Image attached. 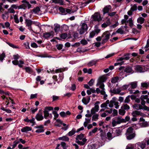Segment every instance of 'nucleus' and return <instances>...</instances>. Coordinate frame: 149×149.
Returning a JSON list of instances; mask_svg holds the SVG:
<instances>
[{
	"label": "nucleus",
	"instance_id": "obj_57",
	"mask_svg": "<svg viewBox=\"0 0 149 149\" xmlns=\"http://www.w3.org/2000/svg\"><path fill=\"white\" fill-rule=\"evenodd\" d=\"M19 143V141H15L13 142V144L12 145V149L15 148L16 146Z\"/></svg>",
	"mask_w": 149,
	"mask_h": 149
},
{
	"label": "nucleus",
	"instance_id": "obj_47",
	"mask_svg": "<svg viewBox=\"0 0 149 149\" xmlns=\"http://www.w3.org/2000/svg\"><path fill=\"white\" fill-rule=\"evenodd\" d=\"M107 137L109 140H111L114 136H112L111 132H109L107 134Z\"/></svg>",
	"mask_w": 149,
	"mask_h": 149
},
{
	"label": "nucleus",
	"instance_id": "obj_27",
	"mask_svg": "<svg viewBox=\"0 0 149 149\" xmlns=\"http://www.w3.org/2000/svg\"><path fill=\"white\" fill-rule=\"evenodd\" d=\"M121 108L122 109H123L127 111L130 109V106L127 105V104H123V105H122Z\"/></svg>",
	"mask_w": 149,
	"mask_h": 149
},
{
	"label": "nucleus",
	"instance_id": "obj_63",
	"mask_svg": "<svg viewBox=\"0 0 149 149\" xmlns=\"http://www.w3.org/2000/svg\"><path fill=\"white\" fill-rule=\"evenodd\" d=\"M140 142H138V143H136L135 144H134L135 149H140Z\"/></svg>",
	"mask_w": 149,
	"mask_h": 149
},
{
	"label": "nucleus",
	"instance_id": "obj_24",
	"mask_svg": "<svg viewBox=\"0 0 149 149\" xmlns=\"http://www.w3.org/2000/svg\"><path fill=\"white\" fill-rule=\"evenodd\" d=\"M90 98L89 96H87V98L83 97L82 99V102L85 104H87L89 102Z\"/></svg>",
	"mask_w": 149,
	"mask_h": 149
},
{
	"label": "nucleus",
	"instance_id": "obj_19",
	"mask_svg": "<svg viewBox=\"0 0 149 149\" xmlns=\"http://www.w3.org/2000/svg\"><path fill=\"white\" fill-rule=\"evenodd\" d=\"M31 127L28 126H26L22 128L21 129V131L22 132L27 133L28 131H31Z\"/></svg>",
	"mask_w": 149,
	"mask_h": 149
},
{
	"label": "nucleus",
	"instance_id": "obj_17",
	"mask_svg": "<svg viewBox=\"0 0 149 149\" xmlns=\"http://www.w3.org/2000/svg\"><path fill=\"white\" fill-rule=\"evenodd\" d=\"M43 128V126L42 125L36 127V128H37L38 129L36 130V132L38 133H40L43 132L44 131Z\"/></svg>",
	"mask_w": 149,
	"mask_h": 149
},
{
	"label": "nucleus",
	"instance_id": "obj_41",
	"mask_svg": "<svg viewBox=\"0 0 149 149\" xmlns=\"http://www.w3.org/2000/svg\"><path fill=\"white\" fill-rule=\"evenodd\" d=\"M0 109H1L2 110L5 111L7 113H10L12 112L9 109H5V108L3 107H2L0 108Z\"/></svg>",
	"mask_w": 149,
	"mask_h": 149
},
{
	"label": "nucleus",
	"instance_id": "obj_64",
	"mask_svg": "<svg viewBox=\"0 0 149 149\" xmlns=\"http://www.w3.org/2000/svg\"><path fill=\"white\" fill-rule=\"evenodd\" d=\"M56 47L58 50H61L62 49L63 45L61 44H57L56 45Z\"/></svg>",
	"mask_w": 149,
	"mask_h": 149
},
{
	"label": "nucleus",
	"instance_id": "obj_15",
	"mask_svg": "<svg viewBox=\"0 0 149 149\" xmlns=\"http://www.w3.org/2000/svg\"><path fill=\"white\" fill-rule=\"evenodd\" d=\"M54 35V33L53 31L49 32H46L43 34V37L45 38H47L51 37H52Z\"/></svg>",
	"mask_w": 149,
	"mask_h": 149
},
{
	"label": "nucleus",
	"instance_id": "obj_12",
	"mask_svg": "<svg viewBox=\"0 0 149 149\" xmlns=\"http://www.w3.org/2000/svg\"><path fill=\"white\" fill-rule=\"evenodd\" d=\"M132 115L134 117L136 116H140L142 117H144L145 115L143 113L140 112L137 110H135L132 112Z\"/></svg>",
	"mask_w": 149,
	"mask_h": 149
},
{
	"label": "nucleus",
	"instance_id": "obj_61",
	"mask_svg": "<svg viewBox=\"0 0 149 149\" xmlns=\"http://www.w3.org/2000/svg\"><path fill=\"white\" fill-rule=\"evenodd\" d=\"M81 43L83 45H85L87 44L88 42L87 41L83 39L80 41Z\"/></svg>",
	"mask_w": 149,
	"mask_h": 149
},
{
	"label": "nucleus",
	"instance_id": "obj_25",
	"mask_svg": "<svg viewBox=\"0 0 149 149\" xmlns=\"http://www.w3.org/2000/svg\"><path fill=\"white\" fill-rule=\"evenodd\" d=\"M122 132V130L119 129H116L114 132V134H115L114 136H118L121 134Z\"/></svg>",
	"mask_w": 149,
	"mask_h": 149
},
{
	"label": "nucleus",
	"instance_id": "obj_48",
	"mask_svg": "<svg viewBox=\"0 0 149 149\" xmlns=\"http://www.w3.org/2000/svg\"><path fill=\"white\" fill-rule=\"evenodd\" d=\"M65 70V69L60 68L56 70L54 72L56 73L61 72Z\"/></svg>",
	"mask_w": 149,
	"mask_h": 149
},
{
	"label": "nucleus",
	"instance_id": "obj_46",
	"mask_svg": "<svg viewBox=\"0 0 149 149\" xmlns=\"http://www.w3.org/2000/svg\"><path fill=\"white\" fill-rule=\"evenodd\" d=\"M110 24V22L109 20H108L107 22V23H104L102 24L101 26L103 28H106L108 25Z\"/></svg>",
	"mask_w": 149,
	"mask_h": 149
},
{
	"label": "nucleus",
	"instance_id": "obj_50",
	"mask_svg": "<svg viewBox=\"0 0 149 149\" xmlns=\"http://www.w3.org/2000/svg\"><path fill=\"white\" fill-rule=\"evenodd\" d=\"M137 9V6L136 4H134L131 8V10L132 11H136Z\"/></svg>",
	"mask_w": 149,
	"mask_h": 149
},
{
	"label": "nucleus",
	"instance_id": "obj_55",
	"mask_svg": "<svg viewBox=\"0 0 149 149\" xmlns=\"http://www.w3.org/2000/svg\"><path fill=\"white\" fill-rule=\"evenodd\" d=\"M148 84L146 82L143 83H141V87L144 88H147L148 86Z\"/></svg>",
	"mask_w": 149,
	"mask_h": 149
},
{
	"label": "nucleus",
	"instance_id": "obj_37",
	"mask_svg": "<svg viewBox=\"0 0 149 149\" xmlns=\"http://www.w3.org/2000/svg\"><path fill=\"white\" fill-rule=\"evenodd\" d=\"M26 72L29 74H32L33 73V71L31 68L29 67H26L25 68Z\"/></svg>",
	"mask_w": 149,
	"mask_h": 149
},
{
	"label": "nucleus",
	"instance_id": "obj_59",
	"mask_svg": "<svg viewBox=\"0 0 149 149\" xmlns=\"http://www.w3.org/2000/svg\"><path fill=\"white\" fill-rule=\"evenodd\" d=\"M94 81L93 79H91L88 82V84L89 86H92L93 84Z\"/></svg>",
	"mask_w": 149,
	"mask_h": 149
},
{
	"label": "nucleus",
	"instance_id": "obj_51",
	"mask_svg": "<svg viewBox=\"0 0 149 149\" xmlns=\"http://www.w3.org/2000/svg\"><path fill=\"white\" fill-rule=\"evenodd\" d=\"M130 101V96H128L126 97L124 101V102L125 103H128Z\"/></svg>",
	"mask_w": 149,
	"mask_h": 149
},
{
	"label": "nucleus",
	"instance_id": "obj_28",
	"mask_svg": "<svg viewBox=\"0 0 149 149\" xmlns=\"http://www.w3.org/2000/svg\"><path fill=\"white\" fill-rule=\"evenodd\" d=\"M146 140H145L141 142H140V148L142 149L145 148L146 146Z\"/></svg>",
	"mask_w": 149,
	"mask_h": 149
},
{
	"label": "nucleus",
	"instance_id": "obj_44",
	"mask_svg": "<svg viewBox=\"0 0 149 149\" xmlns=\"http://www.w3.org/2000/svg\"><path fill=\"white\" fill-rule=\"evenodd\" d=\"M118 80V78L117 77H114L111 80V82L113 83L117 82Z\"/></svg>",
	"mask_w": 149,
	"mask_h": 149
},
{
	"label": "nucleus",
	"instance_id": "obj_6",
	"mask_svg": "<svg viewBox=\"0 0 149 149\" xmlns=\"http://www.w3.org/2000/svg\"><path fill=\"white\" fill-rule=\"evenodd\" d=\"M110 34L108 31L104 32L102 36V43H104L109 39Z\"/></svg>",
	"mask_w": 149,
	"mask_h": 149
},
{
	"label": "nucleus",
	"instance_id": "obj_16",
	"mask_svg": "<svg viewBox=\"0 0 149 149\" xmlns=\"http://www.w3.org/2000/svg\"><path fill=\"white\" fill-rule=\"evenodd\" d=\"M35 118L38 121H40L43 119L44 117L42 113L39 112L37 114Z\"/></svg>",
	"mask_w": 149,
	"mask_h": 149
},
{
	"label": "nucleus",
	"instance_id": "obj_3",
	"mask_svg": "<svg viewBox=\"0 0 149 149\" xmlns=\"http://www.w3.org/2000/svg\"><path fill=\"white\" fill-rule=\"evenodd\" d=\"M133 128L129 127L127 130L125 135L127 139L128 140H130L133 139L136 136L135 132L133 131Z\"/></svg>",
	"mask_w": 149,
	"mask_h": 149
},
{
	"label": "nucleus",
	"instance_id": "obj_22",
	"mask_svg": "<svg viewBox=\"0 0 149 149\" xmlns=\"http://www.w3.org/2000/svg\"><path fill=\"white\" fill-rule=\"evenodd\" d=\"M111 8V6L110 5L104 7L103 10V14L108 13Z\"/></svg>",
	"mask_w": 149,
	"mask_h": 149
},
{
	"label": "nucleus",
	"instance_id": "obj_32",
	"mask_svg": "<svg viewBox=\"0 0 149 149\" xmlns=\"http://www.w3.org/2000/svg\"><path fill=\"white\" fill-rule=\"evenodd\" d=\"M59 10L60 12L61 13V14L63 15H66V12L65 11V9L64 8L61 7L59 8Z\"/></svg>",
	"mask_w": 149,
	"mask_h": 149
},
{
	"label": "nucleus",
	"instance_id": "obj_2",
	"mask_svg": "<svg viewBox=\"0 0 149 149\" xmlns=\"http://www.w3.org/2000/svg\"><path fill=\"white\" fill-rule=\"evenodd\" d=\"M87 139L84 137V134L82 133L78 135L76 137V142L81 146H83L85 144Z\"/></svg>",
	"mask_w": 149,
	"mask_h": 149
},
{
	"label": "nucleus",
	"instance_id": "obj_49",
	"mask_svg": "<svg viewBox=\"0 0 149 149\" xmlns=\"http://www.w3.org/2000/svg\"><path fill=\"white\" fill-rule=\"evenodd\" d=\"M67 37V34L66 33H63L60 35V37L63 39H65Z\"/></svg>",
	"mask_w": 149,
	"mask_h": 149
},
{
	"label": "nucleus",
	"instance_id": "obj_23",
	"mask_svg": "<svg viewBox=\"0 0 149 149\" xmlns=\"http://www.w3.org/2000/svg\"><path fill=\"white\" fill-rule=\"evenodd\" d=\"M24 120L25 121H26V122H30V123H32V126L36 124V123L34 121L35 118H33L31 119H28V118H26L24 119Z\"/></svg>",
	"mask_w": 149,
	"mask_h": 149
},
{
	"label": "nucleus",
	"instance_id": "obj_26",
	"mask_svg": "<svg viewBox=\"0 0 149 149\" xmlns=\"http://www.w3.org/2000/svg\"><path fill=\"white\" fill-rule=\"evenodd\" d=\"M97 62V60H93L90 61L87 64L89 67H91L94 65H95Z\"/></svg>",
	"mask_w": 149,
	"mask_h": 149
},
{
	"label": "nucleus",
	"instance_id": "obj_30",
	"mask_svg": "<svg viewBox=\"0 0 149 149\" xmlns=\"http://www.w3.org/2000/svg\"><path fill=\"white\" fill-rule=\"evenodd\" d=\"M125 71L126 72L132 74L133 73V70L131 68L128 67L126 68L125 69Z\"/></svg>",
	"mask_w": 149,
	"mask_h": 149
},
{
	"label": "nucleus",
	"instance_id": "obj_20",
	"mask_svg": "<svg viewBox=\"0 0 149 149\" xmlns=\"http://www.w3.org/2000/svg\"><path fill=\"white\" fill-rule=\"evenodd\" d=\"M130 86H131V88L134 89L137 87V82L136 81H134L130 83H129Z\"/></svg>",
	"mask_w": 149,
	"mask_h": 149
},
{
	"label": "nucleus",
	"instance_id": "obj_58",
	"mask_svg": "<svg viewBox=\"0 0 149 149\" xmlns=\"http://www.w3.org/2000/svg\"><path fill=\"white\" fill-rule=\"evenodd\" d=\"M116 32L118 33H119L121 34H122L124 33V31L122 29L119 28L117 30Z\"/></svg>",
	"mask_w": 149,
	"mask_h": 149
},
{
	"label": "nucleus",
	"instance_id": "obj_40",
	"mask_svg": "<svg viewBox=\"0 0 149 149\" xmlns=\"http://www.w3.org/2000/svg\"><path fill=\"white\" fill-rule=\"evenodd\" d=\"M11 7L13 9H21L20 5H19V6H18L17 5L15 4H13L11 5Z\"/></svg>",
	"mask_w": 149,
	"mask_h": 149
},
{
	"label": "nucleus",
	"instance_id": "obj_14",
	"mask_svg": "<svg viewBox=\"0 0 149 149\" xmlns=\"http://www.w3.org/2000/svg\"><path fill=\"white\" fill-rule=\"evenodd\" d=\"M122 91V88L118 86L117 88H115L113 90H110V91L112 93L115 94H118Z\"/></svg>",
	"mask_w": 149,
	"mask_h": 149
},
{
	"label": "nucleus",
	"instance_id": "obj_4",
	"mask_svg": "<svg viewBox=\"0 0 149 149\" xmlns=\"http://www.w3.org/2000/svg\"><path fill=\"white\" fill-rule=\"evenodd\" d=\"M124 120V119L120 116H118L113 118L112 120L113 126L114 127L118 124L123 123Z\"/></svg>",
	"mask_w": 149,
	"mask_h": 149
},
{
	"label": "nucleus",
	"instance_id": "obj_11",
	"mask_svg": "<svg viewBox=\"0 0 149 149\" xmlns=\"http://www.w3.org/2000/svg\"><path fill=\"white\" fill-rule=\"evenodd\" d=\"M135 69L137 72H144L147 70V68L145 66L142 67L140 65H136Z\"/></svg>",
	"mask_w": 149,
	"mask_h": 149
},
{
	"label": "nucleus",
	"instance_id": "obj_18",
	"mask_svg": "<svg viewBox=\"0 0 149 149\" xmlns=\"http://www.w3.org/2000/svg\"><path fill=\"white\" fill-rule=\"evenodd\" d=\"M129 55V54L125 55L123 57L119 58L118 60V61H122L124 60H128L130 58Z\"/></svg>",
	"mask_w": 149,
	"mask_h": 149
},
{
	"label": "nucleus",
	"instance_id": "obj_36",
	"mask_svg": "<svg viewBox=\"0 0 149 149\" xmlns=\"http://www.w3.org/2000/svg\"><path fill=\"white\" fill-rule=\"evenodd\" d=\"M125 110L122 109L121 107V109L119 110V114L122 116L124 115L125 114Z\"/></svg>",
	"mask_w": 149,
	"mask_h": 149
},
{
	"label": "nucleus",
	"instance_id": "obj_43",
	"mask_svg": "<svg viewBox=\"0 0 149 149\" xmlns=\"http://www.w3.org/2000/svg\"><path fill=\"white\" fill-rule=\"evenodd\" d=\"M44 118L45 119H47V117L49 116V113L48 111L45 109L44 111Z\"/></svg>",
	"mask_w": 149,
	"mask_h": 149
},
{
	"label": "nucleus",
	"instance_id": "obj_60",
	"mask_svg": "<svg viewBox=\"0 0 149 149\" xmlns=\"http://www.w3.org/2000/svg\"><path fill=\"white\" fill-rule=\"evenodd\" d=\"M38 110V108L37 107H36V108L34 109L33 108H31L30 110L31 111V112L32 113L34 114L35 113V112L36 111Z\"/></svg>",
	"mask_w": 149,
	"mask_h": 149
},
{
	"label": "nucleus",
	"instance_id": "obj_21",
	"mask_svg": "<svg viewBox=\"0 0 149 149\" xmlns=\"http://www.w3.org/2000/svg\"><path fill=\"white\" fill-rule=\"evenodd\" d=\"M116 99V98L115 97H113L110 101H109L108 104L110 107H113Z\"/></svg>",
	"mask_w": 149,
	"mask_h": 149
},
{
	"label": "nucleus",
	"instance_id": "obj_29",
	"mask_svg": "<svg viewBox=\"0 0 149 149\" xmlns=\"http://www.w3.org/2000/svg\"><path fill=\"white\" fill-rule=\"evenodd\" d=\"M25 22L26 26H30L33 23V21L30 19H26Z\"/></svg>",
	"mask_w": 149,
	"mask_h": 149
},
{
	"label": "nucleus",
	"instance_id": "obj_62",
	"mask_svg": "<svg viewBox=\"0 0 149 149\" xmlns=\"http://www.w3.org/2000/svg\"><path fill=\"white\" fill-rule=\"evenodd\" d=\"M129 25L130 27H132L133 24L132 18H130L129 19Z\"/></svg>",
	"mask_w": 149,
	"mask_h": 149
},
{
	"label": "nucleus",
	"instance_id": "obj_13",
	"mask_svg": "<svg viewBox=\"0 0 149 149\" xmlns=\"http://www.w3.org/2000/svg\"><path fill=\"white\" fill-rule=\"evenodd\" d=\"M100 31V29H96L94 31H92L90 33L89 38H92L96 34H97L99 33Z\"/></svg>",
	"mask_w": 149,
	"mask_h": 149
},
{
	"label": "nucleus",
	"instance_id": "obj_39",
	"mask_svg": "<svg viewBox=\"0 0 149 149\" xmlns=\"http://www.w3.org/2000/svg\"><path fill=\"white\" fill-rule=\"evenodd\" d=\"M60 25L58 24H56L55 25L54 30L56 33L58 32L60 30Z\"/></svg>",
	"mask_w": 149,
	"mask_h": 149
},
{
	"label": "nucleus",
	"instance_id": "obj_8",
	"mask_svg": "<svg viewBox=\"0 0 149 149\" xmlns=\"http://www.w3.org/2000/svg\"><path fill=\"white\" fill-rule=\"evenodd\" d=\"M133 107L136 110L143 109L144 110L149 111V107L145 106L143 107L140 104H135L133 105Z\"/></svg>",
	"mask_w": 149,
	"mask_h": 149
},
{
	"label": "nucleus",
	"instance_id": "obj_45",
	"mask_svg": "<svg viewBox=\"0 0 149 149\" xmlns=\"http://www.w3.org/2000/svg\"><path fill=\"white\" fill-rule=\"evenodd\" d=\"M40 9L39 7H36L35 8L33 9L32 11L35 13H38L40 11Z\"/></svg>",
	"mask_w": 149,
	"mask_h": 149
},
{
	"label": "nucleus",
	"instance_id": "obj_5",
	"mask_svg": "<svg viewBox=\"0 0 149 149\" xmlns=\"http://www.w3.org/2000/svg\"><path fill=\"white\" fill-rule=\"evenodd\" d=\"M21 2L23 3L20 5L21 9L25 10L27 8L29 9L31 8V5L28 1L26 0H23Z\"/></svg>",
	"mask_w": 149,
	"mask_h": 149
},
{
	"label": "nucleus",
	"instance_id": "obj_52",
	"mask_svg": "<svg viewBox=\"0 0 149 149\" xmlns=\"http://www.w3.org/2000/svg\"><path fill=\"white\" fill-rule=\"evenodd\" d=\"M148 97V96L147 95H142L140 97V100H147Z\"/></svg>",
	"mask_w": 149,
	"mask_h": 149
},
{
	"label": "nucleus",
	"instance_id": "obj_7",
	"mask_svg": "<svg viewBox=\"0 0 149 149\" xmlns=\"http://www.w3.org/2000/svg\"><path fill=\"white\" fill-rule=\"evenodd\" d=\"M88 28L87 24L85 23H83L81 24V28L79 30V33L81 35L87 31Z\"/></svg>",
	"mask_w": 149,
	"mask_h": 149
},
{
	"label": "nucleus",
	"instance_id": "obj_9",
	"mask_svg": "<svg viewBox=\"0 0 149 149\" xmlns=\"http://www.w3.org/2000/svg\"><path fill=\"white\" fill-rule=\"evenodd\" d=\"M100 103L99 101H97L95 104V107H93L91 110V114H94L96 112L98 111L99 109V106L98 104Z\"/></svg>",
	"mask_w": 149,
	"mask_h": 149
},
{
	"label": "nucleus",
	"instance_id": "obj_38",
	"mask_svg": "<svg viewBox=\"0 0 149 149\" xmlns=\"http://www.w3.org/2000/svg\"><path fill=\"white\" fill-rule=\"evenodd\" d=\"M134 147V145L133 144H129L126 146V149H133Z\"/></svg>",
	"mask_w": 149,
	"mask_h": 149
},
{
	"label": "nucleus",
	"instance_id": "obj_53",
	"mask_svg": "<svg viewBox=\"0 0 149 149\" xmlns=\"http://www.w3.org/2000/svg\"><path fill=\"white\" fill-rule=\"evenodd\" d=\"M8 12L9 13H15V10L11 7L10 8L8 9Z\"/></svg>",
	"mask_w": 149,
	"mask_h": 149
},
{
	"label": "nucleus",
	"instance_id": "obj_31",
	"mask_svg": "<svg viewBox=\"0 0 149 149\" xmlns=\"http://www.w3.org/2000/svg\"><path fill=\"white\" fill-rule=\"evenodd\" d=\"M58 139L60 140H62L65 141H68L69 140V138L67 136H63L62 137H59Z\"/></svg>",
	"mask_w": 149,
	"mask_h": 149
},
{
	"label": "nucleus",
	"instance_id": "obj_56",
	"mask_svg": "<svg viewBox=\"0 0 149 149\" xmlns=\"http://www.w3.org/2000/svg\"><path fill=\"white\" fill-rule=\"evenodd\" d=\"M5 57V54L4 53H3L2 54L0 55V61H2Z\"/></svg>",
	"mask_w": 149,
	"mask_h": 149
},
{
	"label": "nucleus",
	"instance_id": "obj_10",
	"mask_svg": "<svg viewBox=\"0 0 149 149\" xmlns=\"http://www.w3.org/2000/svg\"><path fill=\"white\" fill-rule=\"evenodd\" d=\"M93 20L95 21L99 22L102 20V18L100 13H96L92 16Z\"/></svg>",
	"mask_w": 149,
	"mask_h": 149
},
{
	"label": "nucleus",
	"instance_id": "obj_1",
	"mask_svg": "<svg viewBox=\"0 0 149 149\" xmlns=\"http://www.w3.org/2000/svg\"><path fill=\"white\" fill-rule=\"evenodd\" d=\"M107 80V78L105 76H102L101 77L99 80L96 86H99V88H97L96 89V92L97 94L100 93L101 94L103 95V98L106 100L107 97V95L106 94L105 89L104 88V85L103 83Z\"/></svg>",
	"mask_w": 149,
	"mask_h": 149
},
{
	"label": "nucleus",
	"instance_id": "obj_54",
	"mask_svg": "<svg viewBox=\"0 0 149 149\" xmlns=\"http://www.w3.org/2000/svg\"><path fill=\"white\" fill-rule=\"evenodd\" d=\"M24 45L26 48L27 49H30L29 43L28 42H26L24 43Z\"/></svg>",
	"mask_w": 149,
	"mask_h": 149
},
{
	"label": "nucleus",
	"instance_id": "obj_42",
	"mask_svg": "<svg viewBox=\"0 0 149 149\" xmlns=\"http://www.w3.org/2000/svg\"><path fill=\"white\" fill-rule=\"evenodd\" d=\"M76 132L74 128H73L72 130L69 132L68 133V135L71 136L74 134Z\"/></svg>",
	"mask_w": 149,
	"mask_h": 149
},
{
	"label": "nucleus",
	"instance_id": "obj_35",
	"mask_svg": "<svg viewBox=\"0 0 149 149\" xmlns=\"http://www.w3.org/2000/svg\"><path fill=\"white\" fill-rule=\"evenodd\" d=\"M144 20L143 18L140 17L138 19L137 21L138 23L142 24L144 23Z\"/></svg>",
	"mask_w": 149,
	"mask_h": 149
},
{
	"label": "nucleus",
	"instance_id": "obj_33",
	"mask_svg": "<svg viewBox=\"0 0 149 149\" xmlns=\"http://www.w3.org/2000/svg\"><path fill=\"white\" fill-rule=\"evenodd\" d=\"M93 114L92 117V120L93 121H97L98 119L99 115L97 113H95Z\"/></svg>",
	"mask_w": 149,
	"mask_h": 149
},
{
	"label": "nucleus",
	"instance_id": "obj_34",
	"mask_svg": "<svg viewBox=\"0 0 149 149\" xmlns=\"http://www.w3.org/2000/svg\"><path fill=\"white\" fill-rule=\"evenodd\" d=\"M109 102V100H108L106 101L104 103L102 104L101 105V108L106 107L107 108V104H108Z\"/></svg>",
	"mask_w": 149,
	"mask_h": 149
}]
</instances>
